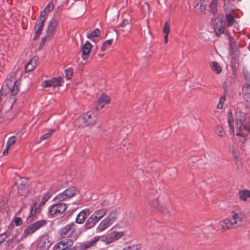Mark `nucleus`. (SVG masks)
<instances>
[{"label":"nucleus","instance_id":"obj_49","mask_svg":"<svg viewBox=\"0 0 250 250\" xmlns=\"http://www.w3.org/2000/svg\"><path fill=\"white\" fill-rule=\"evenodd\" d=\"M51 38H49L48 37H46V35L45 37L42 38L41 44H44L45 43V42L47 41V40H49Z\"/></svg>","mask_w":250,"mask_h":250},{"label":"nucleus","instance_id":"obj_40","mask_svg":"<svg viewBox=\"0 0 250 250\" xmlns=\"http://www.w3.org/2000/svg\"><path fill=\"white\" fill-rule=\"evenodd\" d=\"M230 53L234 58H236L238 57L239 53L238 48L237 47L235 49H232L230 50Z\"/></svg>","mask_w":250,"mask_h":250},{"label":"nucleus","instance_id":"obj_16","mask_svg":"<svg viewBox=\"0 0 250 250\" xmlns=\"http://www.w3.org/2000/svg\"><path fill=\"white\" fill-rule=\"evenodd\" d=\"M246 83L242 87V92L244 95L247 96L250 94V75L245 74Z\"/></svg>","mask_w":250,"mask_h":250},{"label":"nucleus","instance_id":"obj_58","mask_svg":"<svg viewBox=\"0 0 250 250\" xmlns=\"http://www.w3.org/2000/svg\"><path fill=\"white\" fill-rule=\"evenodd\" d=\"M145 4H146V5L147 6V7H148V3H145Z\"/></svg>","mask_w":250,"mask_h":250},{"label":"nucleus","instance_id":"obj_20","mask_svg":"<svg viewBox=\"0 0 250 250\" xmlns=\"http://www.w3.org/2000/svg\"><path fill=\"white\" fill-rule=\"evenodd\" d=\"M214 30L217 36H219L223 34L225 31V26L222 21H219L214 25Z\"/></svg>","mask_w":250,"mask_h":250},{"label":"nucleus","instance_id":"obj_41","mask_svg":"<svg viewBox=\"0 0 250 250\" xmlns=\"http://www.w3.org/2000/svg\"><path fill=\"white\" fill-rule=\"evenodd\" d=\"M66 78L69 80L72 76L73 72L71 69H68L65 71Z\"/></svg>","mask_w":250,"mask_h":250},{"label":"nucleus","instance_id":"obj_25","mask_svg":"<svg viewBox=\"0 0 250 250\" xmlns=\"http://www.w3.org/2000/svg\"><path fill=\"white\" fill-rule=\"evenodd\" d=\"M106 212V209H102L98 211H95L92 215L94 218H96V219L99 221L105 215Z\"/></svg>","mask_w":250,"mask_h":250},{"label":"nucleus","instance_id":"obj_14","mask_svg":"<svg viewBox=\"0 0 250 250\" xmlns=\"http://www.w3.org/2000/svg\"><path fill=\"white\" fill-rule=\"evenodd\" d=\"M124 235H125L124 231L114 230V228H112L110 229V243L119 240Z\"/></svg>","mask_w":250,"mask_h":250},{"label":"nucleus","instance_id":"obj_35","mask_svg":"<svg viewBox=\"0 0 250 250\" xmlns=\"http://www.w3.org/2000/svg\"><path fill=\"white\" fill-rule=\"evenodd\" d=\"M16 140L17 139L15 136H13L10 137L7 142L6 146L10 148L12 146L15 144V143L16 142Z\"/></svg>","mask_w":250,"mask_h":250},{"label":"nucleus","instance_id":"obj_36","mask_svg":"<svg viewBox=\"0 0 250 250\" xmlns=\"http://www.w3.org/2000/svg\"><path fill=\"white\" fill-rule=\"evenodd\" d=\"M216 133L220 137L225 135V131L223 128L221 126H217L216 128Z\"/></svg>","mask_w":250,"mask_h":250},{"label":"nucleus","instance_id":"obj_8","mask_svg":"<svg viewBox=\"0 0 250 250\" xmlns=\"http://www.w3.org/2000/svg\"><path fill=\"white\" fill-rule=\"evenodd\" d=\"M218 227L219 229L223 232L235 229L232 225L230 218H226L220 221L218 224Z\"/></svg>","mask_w":250,"mask_h":250},{"label":"nucleus","instance_id":"obj_13","mask_svg":"<svg viewBox=\"0 0 250 250\" xmlns=\"http://www.w3.org/2000/svg\"><path fill=\"white\" fill-rule=\"evenodd\" d=\"M92 48V45L89 41H86L84 44L83 45L82 51V57L83 60H86L88 59V54L90 53Z\"/></svg>","mask_w":250,"mask_h":250},{"label":"nucleus","instance_id":"obj_10","mask_svg":"<svg viewBox=\"0 0 250 250\" xmlns=\"http://www.w3.org/2000/svg\"><path fill=\"white\" fill-rule=\"evenodd\" d=\"M66 208V205L64 203L54 205L50 209V213L51 215L61 214L65 211Z\"/></svg>","mask_w":250,"mask_h":250},{"label":"nucleus","instance_id":"obj_19","mask_svg":"<svg viewBox=\"0 0 250 250\" xmlns=\"http://www.w3.org/2000/svg\"><path fill=\"white\" fill-rule=\"evenodd\" d=\"M98 221L91 215L86 221L84 225L85 230H88L94 227Z\"/></svg>","mask_w":250,"mask_h":250},{"label":"nucleus","instance_id":"obj_9","mask_svg":"<svg viewBox=\"0 0 250 250\" xmlns=\"http://www.w3.org/2000/svg\"><path fill=\"white\" fill-rule=\"evenodd\" d=\"M75 225L71 223L65 225L61 230V235L63 237L71 236L75 231Z\"/></svg>","mask_w":250,"mask_h":250},{"label":"nucleus","instance_id":"obj_54","mask_svg":"<svg viewBox=\"0 0 250 250\" xmlns=\"http://www.w3.org/2000/svg\"><path fill=\"white\" fill-rule=\"evenodd\" d=\"M2 94L0 92V111L2 109V104L1 103V97H2Z\"/></svg>","mask_w":250,"mask_h":250},{"label":"nucleus","instance_id":"obj_6","mask_svg":"<svg viewBox=\"0 0 250 250\" xmlns=\"http://www.w3.org/2000/svg\"><path fill=\"white\" fill-rule=\"evenodd\" d=\"M20 83L13 77L6 81V85L13 95H16L19 90Z\"/></svg>","mask_w":250,"mask_h":250},{"label":"nucleus","instance_id":"obj_31","mask_svg":"<svg viewBox=\"0 0 250 250\" xmlns=\"http://www.w3.org/2000/svg\"><path fill=\"white\" fill-rule=\"evenodd\" d=\"M210 66L212 70L217 74L220 73L222 71L221 67L218 65V63L215 62H212Z\"/></svg>","mask_w":250,"mask_h":250},{"label":"nucleus","instance_id":"obj_53","mask_svg":"<svg viewBox=\"0 0 250 250\" xmlns=\"http://www.w3.org/2000/svg\"><path fill=\"white\" fill-rule=\"evenodd\" d=\"M223 86L224 88L225 89V91L227 90V89L228 88V84L227 82H224L223 84Z\"/></svg>","mask_w":250,"mask_h":250},{"label":"nucleus","instance_id":"obj_50","mask_svg":"<svg viewBox=\"0 0 250 250\" xmlns=\"http://www.w3.org/2000/svg\"><path fill=\"white\" fill-rule=\"evenodd\" d=\"M99 240V238H94V239L91 241H90L88 244L89 245L90 247L93 246L94 245V243H95L96 242H97Z\"/></svg>","mask_w":250,"mask_h":250},{"label":"nucleus","instance_id":"obj_28","mask_svg":"<svg viewBox=\"0 0 250 250\" xmlns=\"http://www.w3.org/2000/svg\"><path fill=\"white\" fill-rule=\"evenodd\" d=\"M163 31L165 34L164 36L165 43H167V42L168 35L170 31V26L167 21L165 22Z\"/></svg>","mask_w":250,"mask_h":250},{"label":"nucleus","instance_id":"obj_57","mask_svg":"<svg viewBox=\"0 0 250 250\" xmlns=\"http://www.w3.org/2000/svg\"><path fill=\"white\" fill-rule=\"evenodd\" d=\"M89 247H90V246H89V245L88 244H85V245H84V248H85V249H87V248H89Z\"/></svg>","mask_w":250,"mask_h":250},{"label":"nucleus","instance_id":"obj_23","mask_svg":"<svg viewBox=\"0 0 250 250\" xmlns=\"http://www.w3.org/2000/svg\"><path fill=\"white\" fill-rule=\"evenodd\" d=\"M206 6L204 1L200 0L194 7L195 11L199 14L203 13L206 10Z\"/></svg>","mask_w":250,"mask_h":250},{"label":"nucleus","instance_id":"obj_51","mask_svg":"<svg viewBox=\"0 0 250 250\" xmlns=\"http://www.w3.org/2000/svg\"><path fill=\"white\" fill-rule=\"evenodd\" d=\"M9 147L6 146V148L4 150L3 152V155L5 156L8 153V150L9 149Z\"/></svg>","mask_w":250,"mask_h":250},{"label":"nucleus","instance_id":"obj_55","mask_svg":"<svg viewBox=\"0 0 250 250\" xmlns=\"http://www.w3.org/2000/svg\"><path fill=\"white\" fill-rule=\"evenodd\" d=\"M66 250H76V249L75 247H72L69 248V249H67Z\"/></svg>","mask_w":250,"mask_h":250},{"label":"nucleus","instance_id":"obj_2","mask_svg":"<svg viewBox=\"0 0 250 250\" xmlns=\"http://www.w3.org/2000/svg\"><path fill=\"white\" fill-rule=\"evenodd\" d=\"M46 224V221L45 220H41L36 222L35 223L32 224L29 226H28L26 229H24L23 234H22L21 237L20 239H17L16 238L17 235L15 236V238L13 237L11 239H9L8 242L9 241L10 243H18L20 242L21 240L22 239L23 237H26L28 235H30L34 232H35L36 230L39 229L42 227L44 226Z\"/></svg>","mask_w":250,"mask_h":250},{"label":"nucleus","instance_id":"obj_42","mask_svg":"<svg viewBox=\"0 0 250 250\" xmlns=\"http://www.w3.org/2000/svg\"><path fill=\"white\" fill-rule=\"evenodd\" d=\"M108 46H109V40H106L103 43L101 48V50L103 51L105 50Z\"/></svg>","mask_w":250,"mask_h":250},{"label":"nucleus","instance_id":"obj_59","mask_svg":"<svg viewBox=\"0 0 250 250\" xmlns=\"http://www.w3.org/2000/svg\"><path fill=\"white\" fill-rule=\"evenodd\" d=\"M110 44L112 43V40H110Z\"/></svg>","mask_w":250,"mask_h":250},{"label":"nucleus","instance_id":"obj_46","mask_svg":"<svg viewBox=\"0 0 250 250\" xmlns=\"http://www.w3.org/2000/svg\"><path fill=\"white\" fill-rule=\"evenodd\" d=\"M45 8L47 9L48 11L50 12L54 9V5L51 2H50L47 5Z\"/></svg>","mask_w":250,"mask_h":250},{"label":"nucleus","instance_id":"obj_29","mask_svg":"<svg viewBox=\"0 0 250 250\" xmlns=\"http://www.w3.org/2000/svg\"><path fill=\"white\" fill-rule=\"evenodd\" d=\"M100 35V31L99 29L96 28L92 31H89L87 33L86 37L88 39L93 41V38L94 37H99Z\"/></svg>","mask_w":250,"mask_h":250},{"label":"nucleus","instance_id":"obj_47","mask_svg":"<svg viewBox=\"0 0 250 250\" xmlns=\"http://www.w3.org/2000/svg\"><path fill=\"white\" fill-rule=\"evenodd\" d=\"M6 238V235L5 233H2L0 235V245L3 242Z\"/></svg>","mask_w":250,"mask_h":250},{"label":"nucleus","instance_id":"obj_11","mask_svg":"<svg viewBox=\"0 0 250 250\" xmlns=\"http://www.w3.org/2000/svg\"><path fill=\"white\" fill-rule=\"evenodd\" d=\"M73 244V242L71 240H63L54 246V250H66L72 247Z\"/></svg>","mask_w":250,"mask_h":250},{"label":"nucleus","instance_id":"obj_32","mask_svg":"<svg viewBox=\"0 0 250 250\" xmlns=\"http://www.w3.org/2000/svg\"><path fill=\"white\" fill-rule=\"evenodd\" d=\"M217 0H212L211 2H210L209 4V8L210 10V11L213 13H215L217 9Z\"/></svg>","mask_w":250,"mask_h":250},{"label":"nucleus","instance_id":"obj_21","mask_svg":"<svg viewBox=\"0 0 250 250\" xmlns=\"http://www.w3.org/2000/svg\"><path fill=\"white\" fill-rule=\"evenodd\" d=\"M122 209L120 208H117L110 212V224L114 222L121 214Z\"/></svg>","mask_w":250,"mask_h":250},{"label":"nucleus","instance_id":"obj_44","mask_svg":"<svg viewBox=\"0 0 250 250\" xmlns=\"http://www.w3.org/2000/svg\"><path fill=\"white\" fill-rule=\"evenodd\" d=\"M14 221L16 226H18L22 224V221L21 218L15 217L14 218Z\"/></svg>","mask_w":250,"mask_h":250},{"label":"nucleus","instance_id":"obj_15","mask_svg":"<svg viewBox=\"0 0 250 250\" xmlns=\"http://www.w3.org/2000/svg\"><path fill=\"white\" fill-rule=\"evenodd\" d=\"M107 100L108 97L104 94H102L95 103L96 109L99 110L102 108L107 102Z\"/></svg>","mask_w":250,"mask_h":250},{"label":"nucleus","instance_id":"obj_33","mask_svg":"<svg viewBox=\"0 0 250 250\" xmlns=\"http://www.w3.org/2000/svg\"><path fill=\"white\" fill-rule=\"evenodd\" d=\"M228 121L229 126L230 132L231 134L234 135V126L232 118L231 117H228Z\"/></svg>","mask_w":250,"mask_h":250},{"label":"nucleus","instance_id":"obj_1","mask_svg":"<svg viewBox=\"0 0 250 250\" xmlns=\"http://www.w3.org/2000/svg\"><path fill=\"white\" fill-rule=\"evenodd\" d=\"M245 120L246 116L245 113L241 111H237L235 113V121L236 135L241 137L239 139L242 143H245L247 141V136L245 135L244 132L241 131Z\"/></svg>","mask_w":250,"mask_h":250},{"label":"nucleus","instance_id":"obj_38","mask_svg":"<svg viewBox=\"0 0 250 250\" xmlns=\"http://www.w3.org/2000/svg\"><path fill=\"white\" fill-rule=\"evenodd\" d=\"M50 11H48L47 9H45L41 12L39 18L46 20L47 16Z\"/></svg>","mask_w":250,"mask_h":250},{"label":"nucleus","instance_id":"obj_60","mask_svg":"<svg viewBox=\"0 0 250 250\" xmlns=\"http://www.w3.org/2000/svg\"><path fill=\"white\" fill-rule=\"evenodd\" d=\"M125 145H126V143H125V144L123 145V146H125Z\"/></svg>","mask_w":250,"mask_h":250},{"label":"nucleus","instance_id":"obj_52","mask_svg":"<svg viewBox=\"0 0 250 250\" xmlns=\"http://www.w3.org/2000/svg\"><path fill=\"white\" fill-rule=\"evenodd\" d=\"M40 34H40V33L35 32V35L34 36L33 40H37L40 36Z\"/></svg>","mask_w":250,"mask_h":250},{"label":"nucleus","instance_id":"obj_4","mask_svg":"<svg viewBox=\"0 0 250 250\" xmlns=\"http://www.w3.org/2000/svg\"><path fill=\"white\" fill-rule=\"evenodd\" d=\"M97 121V117L91 112H87L80 117L77 120L79 126L82 127L93 125Z\"/></svg>","mask_w":250,"mask_h":250},{"label":"nucleus","instance_id":"obj_26","mask_svg":"<svg viewBox=\"0 0 250 250\" xmlns=\"http://www.w3.org/2000/svg\"><path fill=\"white\" fill-rule=\"evenodd\" d=\"M109 226V219L106 218L99 225L98 229L100 231H104Z\"/></svg>","mask_w":250,"mask_h":250},{"label":"nucleus","instance_id":"obj_48","mask_svg":"<svg viewBox=\"0 0 250 250\" xmlns=\"http://www.w3.org/2000/svg\"><path fill=\"white\" fill-rule=\"evenodd\" d=\"M48 199V197H47L46 196H43L42 198V200L40 205L41 206L43 205L46 203V202L47 201Z\"/></svg>","mask_w":250,"mask_h":250},{"label":"nucleus","instance_id":"obj_56","mask_svg":"<svg viewBox=\"0 0 250 250\" xmlns=\"http://www.w3.org/2000/svg\"><path fill=\"white\" fill-rule=\"evenodd\" d=\"M128 215H129L130 217L134 216V214L131 211H129Z\"/></svg>","mask_w":250,"mask_h":250},{"label":"nucleus","instance_id":"obj_37","mask_svg":"<svg viewBox=\"0 0 250 250\" xmlns=\"http://www.w3.org/2000/svg\"><path fill=\"white\" fill-rule=\"evenodd\" d=\"M54 131H55L54 129H52L50 130L49 132H48L47 133H45V134L42 135L40 139L41 140H43L47 139V138H48L52 134V133Z\"/></svg>","mask_w":250,"mask_h":250},{"label":"nucleus","instance_id":"obj_22","mask_svg":"<svg viewBox=\"0 0 250 250\" xmlns=\"http://www.w3.org/2000/svg\"><path fill=\"white\" fill-rule=\"evenodd\" d=\"M45 20L39 18L34 28L35 32L41 34L44 25Z\"/></svg>","mask_w":250,"mask_h":250},{"label":"nucleus","instance_id":"obj_18","mask_svg":"<svg viewBox=\"0 0 250 250\" xmlns=\"http://www.w3.org/2000/svg\"><path fill=\"white\" fill-rule=\"evenodd\" d=\"M89 214V210L88 209H84L81 211L76 217V221L78 224H83L85 219L86 215Z\"/></svg>","mask_w":250,"mask_h":250},{"label":"nucleus","instance_id":"obj_5","mask_svg":"<svg viewBox=\"0 0 250 250\" xmlns=\"http://www.w3.org/2000/svg\"><path fill=\"white\" fill-rule=\"evenodd\" d=\"M148 206L152 211H158L162 213L168 212L167 208L165 205L160 204L156 199H154L149 201Z\"/></svg>","mask_w":250,"mask_h":250},{"label":"nucleus","instance_id":"obj_34","mask_svg":"<svg viewBox=\"0 0 250 250\" xmlns=\"http://www.w3.org/2000/svg\"><path fill=\"white\" fill-rule=\"evenodd\" d=\"M226 100V96L224 95L221 97L219 101V103L217 105V108L222 109L223 107L224 104Z\"/></svg>","mask_w":250,"mask_h":250},{"label":"nucleus","instance_id":"obj_45","mask_svg":"<svg viewBox=\"0 0 250 250\" xmlns=\"http://www.w3.org/2000/svg\"><path fill=\"white\" fill-rule=\"evenodd\" d=\"M127 25H129V21L127 20H124L120 24V26L125 27Z\"/></svg>","mask_w":250,"mask_h":250},{"label":"nucleus","instance_id":"obj_3","mask_svg":"<svg viewBox=\"0 0 250 250\" xmlns=\"http://www.w3.org/2000/svg\"><path fill=\"white\" fill-rule=\"evenodd\" d=\"M235 229L242 227L246 221V215L241 208L236 209L231 212L229 217Z\"/></svg>","mask_w":250,"mask_h":250},{"label":"nucleus","instance_id":"obj_27","mask_svg":"<svg viewBox=\"0 0 250 250\" xmlns=\"http://www.w3.org/2000/svg\"><path fill=\"white\" fill-rule=\"evenodd\" d=\"M226 20L227 22V26L228 27L231 26L233 25H234V26L236 27L237 24L234 20L233 17L230 14H226Z\"/></svg>","mask_w":250,"mask_h":250},{"label":"nucleus","instance_id":"obj_12","mask_svg":"<svg viewBox=\"0 0 250 250\" xmlns=\"http://www.w3.org/2000/svg\"><path fill=\"white\" fill-rule=\"evenodd\" d=\"M76 191V189L74 187H71L59 194L57 198L61 201L64 200L66 198L73 197L75 194Z\"/></svg>","mask_w":250,"mask_h":250},{"label":"nucleus","instance_id":"obj_39","mask_svg":"<svg viewBox=\"0 0 250 250\" xmlns=\"http://www.w3.org/2000/svg\"><path fill=\"white\" fill-rule=\"evenodd\" d=\"M236 47V43L234 41L233 38L231 37H229V49H235Z\"/></svg>","mask_w":250,"mask_h":250},{"label":"nucleus","instance_id":"obj_24","mask_svg":"<svg viewBox=\"0 0 250 250\" xmlns=\"http://www.w3.org/2000/svg\"><path fill=\"white\" fill-rule=\"evenodd\" d=\"M239 197L241 200L246 201L248 198H250V191L248 189L240 190Z\"/></svg>","mask_w":250,"mask_h":250},{"label":"nucleus","instance_id":"obj_30","mask_svg":"<svg viewBox=\"0 0 250 250\" xmlns=\"http://www.w3.org/2000/svg\"><path fill=\"white\" fill-rule=\"evenodd\" d=\"M36 67L35 60H31L25 66V69L26 72H31Z\"/></svg>","mask_w":250,"mask_h":250},{"label":"nucleus","instance_id":"obj_7","mask_svg":"<svg viewBox=\"0 0 250 250\" xmlns=\"http://www.w3.org/2000/svg\"><path fill=\"white\" fill-rule=\"evenodd\" d=\"M62 79L61 77L58 78H53L48 80L43 81L42 83V86L43 88L49 87H56L61 86Z\"/></svg>","mask_w":250,"mask_h":250},{"label":"nucleus","instance_id":"obj_43","mask_svg":"<svg viewBox=\"0 0 250 250\" xmlns=\"http://www.w3.org/2000/svg\"><path fill=\"white\" fill-rule=\"evenodd\" d=\"M36 204L35 203L33 206H32L31 208V212H30V215L28 218V220L30 219V218L31 216H33L36 214Z\"/></svg>","mask_w":250,"mask_h":250},{"label":"nucleus","instance_id":"obj_17","mask_svg":"<svg viewBox=\"0 0 250 250\" xmlns=\"http://www.w3.org/2000/svg\"><path fill=\"white\" fill-rule=\"evenodd\" d=\"M57 22L55 20H52L48 26L46 37L51 38L53 35V32L57 26Z\"/></svg>","mask_w":250,"mask_h":250}]
</instances>
